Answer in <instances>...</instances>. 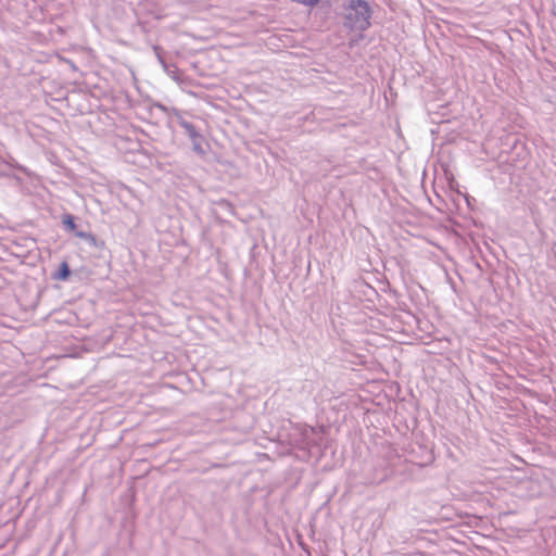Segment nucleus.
I'll use <instances>...</instances> for the list:
<instances>
[{"label": "nucleus", "mask_w": 556, "mask_h": 556, "mask_svg": "<svg viewBox=\"0 0 556 556\" xmlns=\"http://www.w3.org/2000/svg\"><path fill=\"white\" fill-rule=\"evenodd\" d=\"M63 224H64L67 228L72 229V230H73V229L75 228V226H76V225H75V222H74V218H73V216H72V215H65V216L63 217Z\"/></svg>", "instance_id": "obj_2"}, {"label": "nucleus", "mask_w": 556, "mask_h": 556, "mask_svg": "<svg viewBox=\"0 0 556 556\" xmlns=\"http://www.w3.org/2000/svg\"><path fill=\"white\" fill-rule=\"evenodd\" d=\"M70 276V268H68V265L66 263H62L61 265V275H60V278L65 280L67 279Z\"/></svg>", "instance_id": "obj_3"}, {"label": "nucleus", "mask_w": 556, "mask_h": 556, "mask_svg": "<svg viewBox=\"0 0 556 556\" xmlns=\"http://www.w3.org/2000/svg\"><path fill=\"white\" fill-rule=\"evenodd\" d=\"M349 8L355 12V15H348L346 20L351 27L366 30L370 27L371 9L365 0H349Z\"/></svg>", "instance_id": "obj_1"}]
</instances>
